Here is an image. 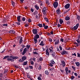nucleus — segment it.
I'll return each instance as SVG.
<instances>
[{
    "mask_svg": "<svg viewBox=\"0 0 80 80\" xmlns=\"http://www.w3.org/2000/svg\"><path fill=\"white\" fill-rule=\"evenodd\" d=\"M9 57H10L9 56H6L3 58V59H6V58H7V60L9 62H14V61H15L14 60H13L12 58H9Z\"/></svg>",
    "mask_w": 80,
    "mask_h": 80,
    "instance_id": "nucleus-1",
    "label": "nucleus"
},
{
    "mask_svg": "<svg viewBox=\"0 0 80 80\" xmlns=\"http://www.w3.org/2000/svg\"><path fill=\"white\" fill-rule=\"evenodd\" d=\"M47 11V8L45 7L42 8V13H43V15L46 14Z\"/></svg>",
    "mask_w": 80,
    "mask_h": 80,
    "instance_id": "nucleus-2",
    "label": "nucleus"
},
{
    "mask_svg": "<svg viewBox=\"0 0 80 80\" xmlns=\"http://www.w3.org/2000/svg\"><path fill=\"white\" fill-rule=\"evenodd\" d=\"M60 65L61 66H62V67H65V65H66V63L64 61H61V63L60 64Z\"/></svg>",
    "mask_w": 80,
    "mask_h": 80,
    "instance_id": "nucleus-3",
    "label": "nucleus"
},
{
    "mask_svg": "<svg viewBox=\"0 0 80 80\" xmlns=\"http://www.w3.org/2000/svg\"><path fill=\"white\" fill-rule=\"evenodd\" d=\"M10 58H12V60H15V59H18V57L17 56H10Z\"/></svg>",
    "mask_w": 80,
    "mask_h": 80,
    "instance_id": "nucleus-4",
    "label": "nucleus"
},
{
    "mask_svg": "<svg viewBox=\"0 0 80 80\" xmlns=\"http://www.w3.org/2000/svg\"><path fill=\"white\" fill-rule=\"evenodd\" d=\"M58 5V3L57 2H55L53 3V6L55 8H57Z\"/></svg>",
    "mask_w": 80,
    "mask_h": 80,
    "instance_id": "nucleus-5",
    "label": "nucleus"
},
{
    "mask_svg": "<svg viewBox=\"0 0 80 80\" xmlns=\"http://www.w3.org/2000/svg\"><path fill=\"white\" fill-rule=\"evenodd\" d=\"M46 57H49V52L48 49H47L46 50Z\"/></svg>",
    "mask_w": 80,
    "mask_h": 80,
    "instance_id": "nucleus-6",
    "label": "nucleus"
},
{
    "mask_svg": "<svg viewBox=\"0 0 80 80\" xmlns=\"http://www.w3.org/2000/svg\"><path fill=\"white\" fill-rule=\"evenodd\" d=\"M28 51V49L27 48H25L24 49L23 52L22 53V55H25V53Z\"/></svg>",
    "mask_w": 80,
    "mask_h": 80,
    "instance_id": "nucleus-7",
    "label": "nucleus"
},
{
    "mask_svg": "<svg viewBox=\"0 0 80 80\" xmlns=\"http://www.w3.org/2000/svg\"><path fill=\"white\" fill-rule=\"evenodd\" d=\"M79 26V24L78 23L76 25V26H74V27L73 28V29L74 30H75L78 28V26Z\"/></svg>",
    "mask_w": 80,
    "mask_h": 80,
    "instance_id": "nucleus-8",
    "label": "nucleus"
},
{
    "mask_svg": "<svg viewBox=\"0 0 80 80\" xmlns=\"http://www.w3.org/2000/svg\"><path fill=\"white\" fill-rule=\"evenodd\" d=\"M38 31H37V30L36 29H33L32 30V33H33V34H34L35 35H36V34H37V32Z\"/></svg>",
    "mask_w": 80,
    "mask_h": 80,
    "instance_id": "nucleus-9",
    "label": "nucleus"
},
{
    "mask_svg": "<svg viewBox=\"0 0 80 80\" xmlns=\"http://www.w3.org/2000/svg\"><path fill=\"white\" fill-rule=\"evenodd\" d=\"M70 4H67L64 6L65 8H66V9H68V8H70Z\"/></svg>",
    "mask_w": 80,
    "mask_h": 80,
    "instance_id": "nucleus-10",
    "label": "nucleus"
},
{
    "mask_svg": "<svg viewBox=\"0 0 80 80\" xmlns=\"http://www.w3.org/2000/svg\"><path fill=\"white\" fill-rule=\"evenodd\" d=\"M68 52L67 51H63L61 52V55H67V54Z\"/></svg>",
    "mask_w": 80,
    "mask_h": 80,
    "instance_id": "nucleus-11",
    "label": "nucleus"
},
{
    "mask_svg": "<svg viewBox=\"0 0 80 80\" xmlns=\"http://www.w3.org/2000/svg\"><path fill=\"white\" fill-rule=\"evenodd\" d=\"M65 20H66L67 21H68V20H69L70 19V16H67L66 17H65Z\"/></svg>",
    "mask_w": 80,
    "mask_h": 80,
    "instance_id": "nucleus-12",
    "label": "nucleus"
},
{
    "mask_svg": "<svg viewBox=\"0 0 80 80\" xmlns=\"http://www.w3.org/2000/svg\"><path fill=\"white\" fill-rule=\"evenodd\" d=\"M19 38L20 39L19 41V43L20 44H21V43H22V42H23V40L22 39V37L20 36Z\"/></svg>",
    "mask_w": 80,
    "mask_h": 80,
    "instance_id": "nucleus-13",
    "label": "nucleus"
},
{
    "mask_svg": "<svg viewBox=\"0 0 80 80\" xmlns=\"http://www.w3.org/2000/svg\"><path fill=\"white\" fill-rule=\"evenodd\" d=\"M20 17H21V16H19L17 17V20L18 22H21V20H20Z\"/></svg>",
    "mask_w": 80,
    "mask_h": 80,
    "instance_id": "nucleus-14",
    "label": "nucleus"
},
{
    "mask_svg": "<svg viewBox=\"0 0 80 80\" xmlns=\"http://www.w3.org/2000/svg\"><path fill=\"white\" fill-rule=\"evenodd\" d=\"M49 50L50 53H53V50H52L53 49V47H51L49 48Z\"/></svg>",
    "mask_w": 80,
    "mask_h": 80,
    "instance_id": "nucleus-15",
    "label": "nucleus"
},
{
    "mask_svg": "<svg viewBox=\"0 0 80 80\" xmlns=\"http://www.w3.org/2000/svg\"><path fill=\"white\" fill-rule=\"evenodd\" d=\"M60 43V41H59V39H58L56 40L55 42V45H58V44H59Z\"/></svg>",
    "mask_w": 80,
    "mask_h": 80,
    "instance_id": "nucleus-16",
    "label": "nucleus"
},
{
    "mask_svg": "<svg viewBox=\"0 0 80 80\" xmlns=\"http://www.w3.org/2000/svg\"><path fill=\"white\" fill-rule=\"evenodd\" d=\"M28 63V61H26V62H23L22 63V65L23 66H25V65H27V63Z\"/></svg>",
    "mask_w": 80,
    "mask_h": 80,
    "instance_id": "nucleus-17",
    "label": "nucleus"
},
{
    "mask_svg": "<svg viewBox=\"0 0 80 80\" xmlns=\"http://www.w3.org/2000/svg\"><path fill=\"white\" fill-rule=\"evenodd\" d=\"M76 65V66L77 67H79L80 65V63L78 62H76L75 63Z\"/></svg>",
    "mask_w": 80,
    "mask_h": 80,
    "instance_id": "nucleus-18",
    "label": "nucleus"
},
{
    "mask_svg": "<svg viewBox=\"0 0 80 80\" xmlns=\"http://www.w3.org/2000/svg\"><path fill=\"white\" fill-rule=\"evenodd\" d=\"M39 35H38V34H37L34 37V38H35L36 39H37V38H39Z\"/></svg>",
    "mask_w": 80,
    "mask_h": 80,
    "instance_id": "nucleus-19",
    "label": "nucleus"
},
{
    "mask_svg": "<svg viewBox=\"0 0 80 80\" xmlns=\"http://www.w3.org/2000/svg\"><path fill=\"white\" fill-rule=\"evenodd\" d=\"M34 43L35 44L38 42V41L37 40V39H36L35 38H34Z\"/></svg>",
    "mask_w": 80,
    "mask_h": 80,
    "instance_id": "nucleus-20",
    "label": "nucleus"
},
{
    "mask_svg": "<svg viewBox=\"0 0 80 80\" xmlns=\"http://www.w3.org/2000/svg\"><path fill=\"white\" fill-rule=\"evenodd\" d=\"M27 59V57L26 56H24L22 57V59L23 60H25Z\"/></svg>",
    "mask_w": 80,
    "mask_h": 80,
    "instance_id": "nucleus-21",
    "label": "nucleus"
},
{
    "mask_svg": "<svg viewBox=\"0 0 80 80\" xmlns=\"http://www.w3.org/2000/svg\"><path fill=\"white\" fill-rule=\"evenodd\" d=\"M44 19L45 20L46 22H48V23L49 22V20H48V18H44Z\"/></svg>",
    "mask_w": 80,
    "mask_h": 80,
    "instance_id": "nucleus-22",
    "label": "nucleus"
},
{
    "mask_svg": "<svg viewBox=\"0 0 80 80\" xmlns=\"http://www.w3.org/2000/svg\"><path fill=\"white\" fill-rule=\"evenodd\" d=\"M39 3L40 4V6H42V5H43L42 2L41 1H39Z\"/></svg>",
    "mask_w": 80,
    "mask_h": 80,
    "instance_id": "nucleus-23",
    "label": "nucleus"
},
{
    "mask_svg": "<svg viewBox=\"0 0 80 80\" xmlns=\"http://www.w3.org/2000/svg\"><path fill=\"white\" fill-rule=\"evenodd\" d=\"M45 45L44 43H43V41H42L41 42V43L40 44V45H41L42 46H43Z\"/></svg>",
    "mask_w": 80,
    "mask_h": 80,
    "instance_id": "nucleus-24",
    "label": "nucleus"
},
{
    "mask_svg": "<svg viewBox=\"0 0 80 80\" xmlns=\"http://www.w3.org/2000/svg\"><path fill=\"white\" fill-rule=\"evenodd\" d=\"M56 12H57V14H60V10L58 9L57 10Z\"/></svg>",
    "mask_w": 80,
    "mask_h": 80,
    "instance_id": "nucleus-25",
    "label": "nucleus"
},
{
    "mask_svg": "<svg viewBox=\"0 0 80 80\" xmlns=\"http://www.w3.org/2000/svg\"><path fill=\"white\" fill-rule=\"evenodd\" d=\"M59 22L60 24H62L63 22V19H60L59 20Z\"/></svg>",
    "mask_w": 80,
    "mask_h": 80,
    "instance_id": "nucleus-26",
    "label": "nucleus"
},
{
    "mask_svg": "<svg viewBox=\"0 0 80 80\" xmlns=\"http://www.w3.org/2000/svg\"><path fill=\"white\" fill-rule=\"evenodd\" d=\"M38 26L39 27H43V25H42V24H40L39 23L38 24Z\"/></svg>",
    "mask_w": 80,
    "mask_h": 80,
    "instance_id": "nucleus-27",
    "label": "nucleus"
},
{
    "mask_svg": "<svg viewBox=\"0 0 80 80\" xmlns=\"http://www.w3.org/2000/svg\"><path fill=\"white\" fill-rule=\"evenodd\" d=\"M12 4L13 7H15V2L13 1H12Z\"/></svg>",
    "mask_w": 80,
    "mask_h": 80,
    "instance_id": "nucleus-28",
    "label": "nucleus"
},
{
    "mask_svg": "<svg viewBox=\"0 0 80 80\" xmlns=\"http://www.w3.org/2000/svg\"><path fill=\"white\" fill-rule=\"evenodd\" d=\"M35 7L37 9V10H38L39 9V7L37 6V5H36L35 6Z\"/></svg>",
    "mask_w": 80,
    "mask_h": 80,
    "instance_id": "nucleus-29",
    "label": "nucleus"
},
{
    "mask_svg": "<svg viewBox=\"0 0 80 80\" xmlns=\"http://www.w3.org/2000/svg\"><path fill=\"white\" fill-rule=\"evenodd\" d=\"M30 47V45H28L26 46V48H27L28 50V49H29Z\"/></svg>",
    "mask_w": 80,
    "mask_h": 80,
    "instance_id": "nucleus-30",
    "label": "nucleus"
},
{
    "mask_svg": "<svg viewBox=\"0 0 80 80\" xmlns=\"http://www.w3.org/2000/svg\"><path fill=\"white\" fill-rule=\"evenodd\" d=\"M36 18L37 19H38V18H40V16L39 15V14H38V15H36Z\"/></svg>",
    "mask_w": 80,
    "mask_h": 80,
    "instance_id": "nucleus-31",
    "label": "nucleus"
},
{
    "mask_svg": "<svg viewBox=\"0 0 80 80\" xmlns=\"http://www.w3.org/2000/svg\"><path fill=\"white\" fill-rule=\"evenodd\" d=\"M45 73L46 75H48L49 73H48V71H45Z\"/></svg>",
    "mask_w": 80,
    "mask_h": 80,
    "instance_id": "nucleus-32",
    "label": "nucleus"
},
{
    "mask_svg": "<svg viewBox=\"0 0 80 80\" xmlns=\"http://www.w3.org/2000/svg\"><path fill=\"white\" fill-rule=\"evenodd\" d=\"M51 63L52 64H55V62L53 61V60H52L51 61Z\"/></svg>",
    "mask_w": 80,
    "mask_h": 80,
    "instance_id": "nucleus-33",
    "label": "nucleus"
},
{
    "mask_svg": "<svg viewBox=\"0 0 80 80\" xmlns=\"http://www.w3.org/2000/svg\"><path fill=\"white\" fill-rule=\"evenodd\" d=\"M75 45L77 46V47H78L80 46V44H79V43H75Z\"/></svg>",
    "mask_w": 80,
    "mask_h": 80,
    "instance_id": "nucleus-34",
    "label": "nucleus"
},
{
    "mask_svg": "<svg viewBox=\"0 0 80 80\" xmlns=\"http://www.w3.org/2000/svg\"><path fill=\"white\" fill-rule=\"evenodd\" d=\"M2 25L4 27H7L8 24H2Z\"/></svg>",
    "mask_w": 80,
    "mask_h": 80,
    "instance_id": "nucleus-35",
    "label": "nucleus"
},
{
    "mask_svg": "<svg viewBox=\"0 0 80 80\" xmlns=\"http://www.w3.org/2000/svg\"><path fill=\"white\" fill-rule=\"evenodd\" d=\"M80 39H78L76 40L77 42L78 43H80Z\"/></svg>",
    "mask_w": 80,
    "mask_h": 80,
    "instance_id": "nucleus-36",
    "label": "nucleus"
},
{
    "mask_svg": "<svg viewBox=\"0 0 80 80\" xmlns=\"http://www.w3.org/2000/svg\"><path fill=\"white\" fill-rule=\"evenodd\" d=\"M15 23L17 24V25H20V22H16Z\"/></svg>",
    "mask_w": 80,
    "mask_h": 80,
    "instance_id": "nucleus-37",
    "label": "nucleus"
},
{
    "mask_svg": "<svg viewBox=\"0 0 80 80\" xmlns=\"http://www.w3.org/2000/svg\"><path fill=\"white\" fill-rule=\"evenodd\" d=\"M46 3H47V4H48V5L50 4V3H49V1H48V0H46Z\"/></svg>",
    "mask_w": 80,
    "mask_h": 80,
    "instance_id": "nucleus-38",
    "label": "nucleus"
},
{
    "mask_svg": "<svg viewBox=\"0 0 80 80\" xmlns=\"http://www.w3.org/2000/svg\"><path fill=\"white\" fill-rule=\"evenodd\" d=\"M33 53H34V55H38V53L37 52H33Z\"/></svg>",
    "mask_w": 80,
    "mask_h": 80,
    "instance_id": "nucleus-39",
    "label": "nucleus"
},
{
    "mask_svg": "<svg viewBox=\"0 0 80 80\" xmlns=\"http://www.w3.org/2000/svg\"><path fill=\"white\" fill-rule=\"evenodd\" d=\"M55 52H54L52 54V57H55Z\"/></svg>",
    "mask_w": 80,
    "mask_h": 80,
    "instance_id": "nucleus-40",
    "label": "nucleus"
},
{
    "mask_svg": "<svg viewBox=\"0 0 80 80\" xmlns=\"http://www.w3.org/2000/svg\"><path fill=\"white\" fill-rule=\"evenodd\" d=\"M23 62V61L21 59H20V60H18L19 62Z\"/></svg>",
    "mask_w": 80,
    "mask_h": 80,
    "instance_id": "nucleus-41",
    "label": "nucleus"
},
{
    "mask_svg": "<svg viewBox=\"0 0 80 80\" xmlns=\"http://www.w3.org/2000/svg\"><path fill=\"white\" fill-rule=\"evenodd\" d=\"M48 28V26H45L44 27V29H47Z\"/></svg>",
    "mask_w": 80,
    "mask_h": 80,
    "instance_id": "nucleus-42",
    "label": "nucleus"
},
{
    "mask_svg": "<svg viewBox=\"0 0 80 80\" xmlns=\"http://www.w3.org/2000/svg\"><path fill=\"white\" fill-rule=\"evenodd\" d=\"M31 64L32 65H34V62H33V61H32L31 62Z\"/></svg>",
    "mask_w": 80,
    "mask_h": 80,
    "instance_id": "nucleus-43",
    "label": "nucleus"
},
{
    "mask_svg": "<svg viewBox=\"0 0 80 80\" xmlns=\"http://www.w3.org/2000/svg\"><path fill=\"white\" fill-rule=\"evenodd\" d=\"M74 78H75V77L73 76H72L71 77V80H73V79Z\"/></svg>",
    "mask_w": 80,
    "mask_h": 80,
    "instance_id": "nucleus-44",
    "label": "nucleus"
},
{
    "mask_svg": "<svg viewBox=\"0 0 80 80\" xmlns=\"http://www.w3.org/2000/svg\"><path fill=\"white\" fill-rule=\"evenodd\" d=\"M7 72H8V70L7 69H5L4 70V73H6Z\"/></svg>",
    "mask_w": 80,
    "mask_h": 80,
    "instance_id": "nucleus-45",
    "label": "nucleus"
},
{
    "mask_svg": "<svg viewBox=\"0 0 80 80\" xmlns=\"http://www.w3.org/2000/svg\"><path fill=\"white\" fill-rule=\"evenodd\" d=\"M28 21L29 23H31V22H32V21L31 20V19L30 18L28 19Z\"/></svg>",
    "mask_w": 80,
    "mask_h": 80,
    "instance_id": "nucleus-46",
    "label": "nucleus"
},
{
    "mask_svg": "<svg viewBox=\"0 0 80 80\" xmlns=\"http://www.w3.org/2000/svg\"><path fill=\"white\" fill-rule=\"evenodd\" d=\"M38 80H42V78L40 76L38 77Z\"/></svg>",
    "mask_w": 80,
    "mask_h": 80,
    "instance_id": "nucleus-47",
    "label": "nucleus"
},
{
    "mask_svg": "<svg viewBox=\"0 0 80 80\" xmlns=\"http://www.w3.org/2000/svg\"><path fill=\"white\" fill-rule=\"evenodd\" d=\"M77 54L78 55V57H79V58H80V53L78 52L77 53Z\"/></svg>",
    "mask_w": 80,
    "mask_h": 80,
    "instance_id": "nucleus-48",
    "label": "nucleus"
},
{
    "mask_svg": "<svg viewBox=\"0 0 80 80\" xmlns=\"http://www.w3.org/2000/svg\"><path fill=\"white\" fill-rule=\"evenodd\" d=\"M60 42H64V39L63 38H61L60 39Z\"/></svg>",
    "mask_w": 80,
    "mask_h": 80,
    "instance_id": "nucleus-49",
    "label": "nucleus"
},
{
    "mask_svg": "<svg viewBox=\"0 0 80 80\" xmlns=\"http://www.w3.org/2000/svg\"><path fill=\"white\" fill-rule=\"evenodd\" d=\"M68 68L66 67L65 69V71L66 72H68Z\"/></svg>",
    "mask_w": 80,
    "mask_h": 80,
    "instance_id": "nucleus-50",
    "label": "nucleus"
},
{
    "mask_svg": "<svg viewBox=\"0 0 80 80\" xmlns=\"http://www.w3.org/2000/svg\"><path fill=\"white\" fill-rule=\"evenodd\" d=\"M60 50L62 51V47L61 46H60L59 47Z\"/></svg>",
    "mask_w": 80,
    "mask_h": 80,
    "instance_id": "nucleus-51",
    "label": "nucleus"
},
{
    "mask_svg": "<svg viewBox=\"0 0 80 80\" xmlns=\"http://www.w3.org/2000/svg\"><path fill=\"white\" fill-rule=\"evenodd\" d=\"M72 68L74 70H75L76 69V68L75 67V66H72Z\"/></svg>",
    "mask_w": 80,
    "mask_h": 80,
    "instance_id": "nucleus-52",
    "label": "nucleus"
},
{
    "mask_svg": "<svg viewBox=\"0 0 80 80\" xmlns=\"http://www.w3.org/2000/svg\"><path fill=\"white\" fill-rule=\"evenodd\" d=\"M49 66H50V67H53V65L52 63H50L49 64Z\"/></svg>",
    "mask_w": 80,
    "mask_h": 80,
    "instance_id": "nucleus-53",
    "label": "nucleus"
},
{
    "mask_svg": "<svg viewBox=\"0 0 80 80\" xmlns=\"http://www.w3.org/2000/svg\"><path fill=\"white\" fill-rule=\"evenodd\" d=\"M49 42H52V39L50 38H49Z\"/></svg>",
    "mask_w": 80,
    "mask_h": 80,
    "instance_id": "nucleus-54",
    "label": "nucleus"
},
{
    "mask_svg": "<svg viewBox=\"0 0 80 80\" xmlns=\"http://www.w3.org/2000/svg\"><path fill=\"white\" fill-rule=\"evenodd\" d=\"M29 67L31 69H33V66H29Z\"/></svg>",
    "mask_w": 80,
    "mask_h": 80,
    "instance_id": "nucleus-55",
    "label": "nucleus"
},
{
    "mask_svg": "<svg viewBox=\"0 0 80 80\" xmlns=\"http://www.w3.org/2000/svg\"><path fill=\"white\" fill-rule=\"evenodd\" d=\"M28 25V23H27L25 25V26L26 27H27Z\"/></svg>",
    "mask_w": 80,
    "mask_h": 80,
    "instance_id": "nucleus-56",
    "label": "nucleus"
},
{
    "mask_svg": "<svg viewBox=\"0 0 80 80\" xmlns=\"http://www.w3.org/2000/svg\"><path fill=\"white\" fill-rule=\"evenodd\" d=\"M54 69V68H51L49 69V70L50 71H52V70H53Z\"/></svg>",
    "mask_w": 80,
    "mask_h": 80,
    "instance_id": "nucleus-57",
    "label": "nucleus"
},
{
    "mask_svg": "<svg viewBox=\"0 0 80 80\" xmlns=\"http://www.w3.org/2000/svg\"><path fill=\"white\" fill-rule=\"evenodd\" d=\"M41 69H42V66H39L38 69H39V70H40Z\"/></svg>",
    "mask_w": 80,
    "mask_h": 80,
    "instance_id": "nucleus-58",
    "label": "nucleus"
},
{
    "mask_svg": "<svg viewBox=\"0 0 80 80\" xmlns=\"http://www.w3.org/2000/svg\"><path fill=\"white\" fill-rule=\"evenodd\" d=\"M39 61H42V60H43V58H40L39 59Z\"/></svg>",
    "mask_w": 80,
    "mask_h": 80,
    "instance_id": "nucleus-59",
    "label": "nucleus"
},
{
    "mask_svg": "<svg viewBox=\"0 0 80 80\" xmlns=\"http://www.w3.org/2000/svg\"><path fill=\"white\" fill-rule=\"evenodd\" d=\"M3 77V74H2V73H0V77H1V78Z\"/></svg>",
    "mask_w": 80,
    "mask_h": 80,
    "instance_id": "nucleus-60",
    "label": "nucleus"
},
{
    "mask_svg": "<svg viewBox=\"0 0 80 80\" xmlns=\"http://www.w3.org/2000/svg\"><path fill=\"white\" fill-rule=\"evenodd\" d=\"M22 21H25V18L24 17H23V18H22Z\"/></svg>",
    "mask_w": 80,
    "mask_h": 80,
    "instance_id": "nucleus-61",
    "label": "nucleus"
},
{
    "mask_svg": "<svg viewBox=\"0 0 80 80\" xmlns=\"http://www.w3.org/2000/svg\"><path fill=\"white\" fill-rule=\"evenodd\" d=\"M20 1L21 3H23V1H24V0H20Z\"/></svg>",
    "mask_w": 80,
    "mask_h": 80,
    "instance_id": "nucleus-62",
    "label": "nucleus"
},
{
    "mask_svg": "<svg viewBox=\"0 0 80 80\" xmlns=\"http://www.w3.org/2000/svg\"><path fill=\"white\" fill-rule=\"evenodd\" d=\"M67 24L68 25L69 23H70V21H67V22H66Z\"/></svg>",
    "mask_w": 80,
    "mask_h": 80,
    "instance_id": "nucleus-63",
    "label": "nucleus"
},
{
    "mask_svg": "<svg viewBox=\"0 0 80 80\" xmlns=\"http://www.w3.org/2000/svg\"><path fill=\"white\" fill-rule=\"evenodd\" d=\"M15 31L13 30H12V33H15Z\"/></svg>",
    "mask_w": 80,
    "mask_h": 80,
    "instance_id": "nucleus-64",
    "label": "nucleus"
}]
</instances>
